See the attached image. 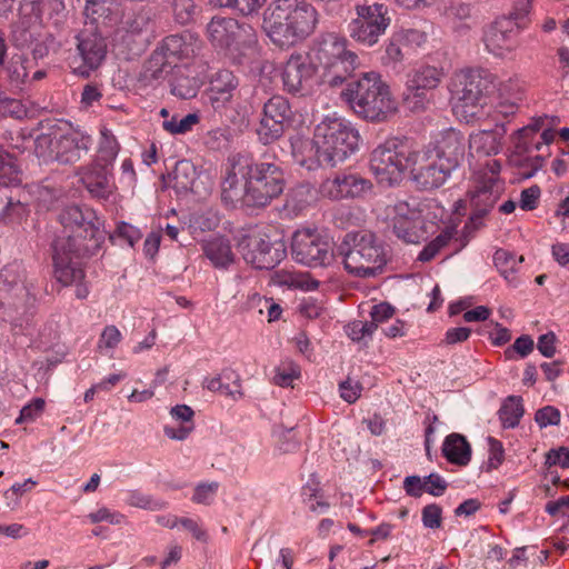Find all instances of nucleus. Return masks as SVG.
<instances>
[{
	"label": "nucleus",
	"instance_id": "37",
	"mask_svg": "<svg viewBox=\"0 0 569 569\" xmlns=\"http://www.w3.org/2000/svg\"><path fill=\"white\" fill-rule=\"evenodd\" d=\"M29 60L22 53H13L4 67L8 81L13 88L21 89L28 79Z\"/></svg>",
	"mask_w": 569,
	"mask_h": 569
},
{
	"label": "nucleus",
	"instance_id": "28",
	"mask_svg": "<svg viewBox=\"0 0 569 569\" xmlns=\"http://www.w3.org/2000/svg\"><path fill=\"white\" fill-rule=\"evenodd\" d=\"M505 124L496 126L492 130H481L470 134L469 149L471 154L490 157L501 150V140L506 134Z\"/></svg>",
	"mask_w": 569,
	"mask_h": 569
},
{
	"label": "nucleus",
	"instance_id": "6",
	"mask_svg": "<svg viewBox=\"0 0 569 569\" xmlns=\"http://www.w3.org/2000/svg\"><path fill=\"white\" fill-rule=\"evenodd\" d=\"M92 142V137L80 130L41 133L34 140V153L43 163L73 164L89 152Z\"/></svg>",
	"mask_w": 569,
	"mask_h": 569
},
{
	"label": "nucleus",
	"instance_id": "53",
	"mask_svg": "<svg viewBox=\"0 0 569 569\" xmlns=\"http://www.w3.org/2000/svg\"><path fill=\"white\" fill-rule=\"evenodd\" d=\"M152 10L147 7H142L126 21V26L129 32L140 33L149 29L152 23Z\"/></svg>",
	"mask_w": 569,
	"mask_h": 569
},
{
	"label": "nucleus",
	"instance_id": "15",
	"mask_svg": "<svg viewBox=\"0 0 569 569\" xmlns=\"http://www.w3.org/2000/svg\"><path fill=\"white\" fill-rule=\"evenodd\" d=\"M207 33L213 47L228 51H239L257 41L256 30L233 18L213 17L207 26Z\"/></svg>",
	"mask_w": 569,
	"mask_h": 569
},
{
	"label": "nucleus",
	"instance_id": "46",
	"mask_svg": "<svg viewBox=\"0 0 569 569\" xmlns=\"http://www.w3.org/2000/svg\"><path fill=\"white\" fill-rule=\"evenodd\" d=\"M257 134L259 140L263 144H268L279 139L283 133V123L279 120L269 119L266 116H262L260 123L257 128Z\"/></svg>",
	"mask_w": 569,
	"mask_h": 569
},
{
	"label": "nucleus",
	"instance_id": "48",
	"mask_svg": "<svg viewBox=\"0 0 569 569\" xmlns=\"http://www.w3.org/2000/svg\"><path fill=\"white\" fill-rule=\"evenodd\" d=\"M28 208L20 200H13L7 197V201L0 211V223L19 222L28 216Z\"/></svg>",
	"mask_w": 569,
	"mask_h": 569
},
{
	"label": "nucleus",
	"instance_id": "49",
	"mask_svg": "<svg viewBox=\"0 0 569 569\" xmlns=\"http://www.w3.org/2000/svg\"><path fill=\"white\" fill-rule=\"evenodd\" d=\"M522 261V256L517 258L516 254L503 249L497 250L493 254L495 266L506 279H508V273H513Z\"/></svg>",
	"mask_w": 569,
	"mask_h": 569
},
{
	"label": "nucleus",
	"instance_id": "50",
	"mask_svg": "<svg viewBox=\"0 0 569 569\" xmlns=\"http://www.w3.org/2000/svg\"><path fill=\"white\" fill-rule=\"evenodd\" d=\"M453 237V230L447 228L440 232L432 241H430L419 253L420 261H430L436 254L446 247Z\"/></svg>",
	"mask_w": 569,
	"mask_h": 569
},
{
	"label": "nucleus",
	"instance_id": "52",
	"mask_svg": "<svg viewBox=\"0 0 569 569\" xmlns=\"http://www.w3.org/2000/svg\"><path fill=\"white\" fill-rule=\"evenodd\" d=\"M391 224L392 231L397 238L407 243H417L419 241L417 220H393Z\"/></svg>",
	"mask_w": 569,
	"mask_h": 569
},
{
	"label": "nucleus",
	"instance_id": "60",
	"mask_svg": "<svg viewBox=\"0 0 569 569\" xmlns=\"http://www.w3.org/2000/svg\"><path fill=\"white\" fill-rule=\"evenodd\" d=\"M46 402L42 398H36L30 403L26 405L20 416L17 418L16 423H22L36 420L44 410Z\"/></svg>",
	"mask_w": 569,
	"mask_h": 569
},
{
	"label": "nucleus",
	"instance_id": "29",
	"mask_svg": "<svg viewBox=\"0 0 569 569\" xmlns=\"http://www.w3.org/2000/svg\"><path fill=\"white\" fill-rule=\"evenodd\" d=\"M177 68L171 60L157 47L150 58L143 64L139 81L143 86H152L153 82L163 80Z\"/></svg>",
	"mask_w": 569,
	"mask_h": 569
},
{
	"label": "nucleus",
	"instance_id": "25",
	"mask_svg": "<svg viewBox=\"0 0 569 569\" xmlns=\"http://www.w3.org/2000/svg\"><path fill=\"white\" fill-rule=\"evenodd\" d=\"M77 176L80 177L81 183L93 197L106 198L111 193L110 169L91 162L80 167L77 170Z\"/></svg>",
	"mask_w": 569,
	"mask_h": 569
},
{
	"label": "nucleus",
	"instance_id": "61",
	"mask_svg": "<svg viewBox=\"0 0 569 569\" xmlns=\"http://www.w3.org/2000/svg\"><path fill=\"white\" fill-rule=\"evenodd\" d=\"M535 421L540 428L558 426L560 422V411L552 406H546L537 410L535 415Z\"/></svg>",
	"mask_w": 569,
	"mask_h": 569
},
{
	"label": "nucleus",
	"instance_id": "23",
	"mask_svg": "<svg viewBox=\"0 0 569 569\" xmlns=\"http://www.w3.org/2000/svg\"><path fill=\"white\" fill-rule=\"evenodd\" d=\"M425 149L451 171H455L465 158L466 139L460 131L450 128L440 134L435 144Z\"/></svg>",
	"mask_w": 569,
	"mask_h": 569
},
{
	"label": "nucleus",
	"instance_id": "10",
	"mask_svg": "<svg viewBox=\"0 0 569 569\" xmlns=\"http://www.w3.org/2000/svg\"><path fill=\"white\" fill-rule=\"evenodd\" d=\"M413 152L406 141L388 139L371 152L370 170L380 184H398L410 169Z\"/></svg>",
	"mask_w": 569,
	"mask_h": 569
},
{
	"label": "nucleus",
	"instance_id": "27",
	"mask_svg": "<svg viewBox=\"0 0 569 569\" xmlns=\"http://www.w3.org/2000/svg\"><path fill=\"white\" fill-rule=\"evenodd\" d=\"M239 86L238 78L229 70H219L212 77L209 88V100L214 110L229 103Z\"/></svg>",
	"mask_w": 569,
	"mask_h": 569
},
{
	"label": "nucleus",
	"instance_id": "54",
	"mask_svg": "<svg viewBox=\"0 0 569 569\" xmlns=\"http://www.w3.org/2000/svg\"><path fill=\"white\" fill-rule=\"evenodd\" d=\"M267 0H210V3L219 8L237 9L242 14H251L263 6Z\"/></svg>",
	"mask_w": 569,
	"mask_h": 569
},
{
	"label": "nucleus",
	"instance_id": "16",
	"mask_svg": "<svg viewBox=\"0 0 569 569\" xmlns=\"http://www.w3.org/2000/svg\"><path fill=\"white\" fill-rule=\"evenodd\" d=\"M239 248L243 259L257 269H272L287 256L286 243L281 238L271 239L260 231L246 236Z\"/></svg>",
	"mask_w": 569,
	"mask_h": 569
},
{
	"label": "nucleus",
	"instance_id": "55",
	"mask_svg": "<svg viewBox=\"0 0 569 569\" xmlns=\"http://www.w3.org/2000/svg\"><path fill=\"white\" fill-rule=\"evenodd\" d=\"M30 139L31 136L27 134L21 129L6 130L2 133V140L4 141L8 149L17 151L18 153H22L28 148Z\"/></svg>",
	"mask_w": 569,
	"mask_h": 569
},
{
	"label": "nucleus",
	"instance_id": "38",
	"mask_svg": "<svg viewBox=\"0 0 569 569\" xmlns=\"http://www.w3.org/2000/svg\"><path fill=\"white\" fill-rule=\"evenodd\" d=\"M523 413L522 399L518 396H509L498 411L503 428L518 426Z\"/></svg>",
	"mask_w": 569,
	"mask_h": 569
},
{
	"label": "nucleus",
	"instance_id": "31",
	"mask_svg": "<svg viewBox=\"0 0 569 569\" xmlns=\"http://www.w3.org/2000/svg\"><path fill=\"white\" fill-rule=\"evenodd\" d=\"M442 453L449 462L467 466L471 459V447L463 436L451 433L442 443Z\"/></svg>",
	"mask_w": 569,
	"mask_h": 569
},
{
	"label": "nucleus",
	"instance_id": "47",
	"mask_svg": "<svg viewBox=\"0 0 569 569\" xmlns=\"http://www.w3.org/2000/svg\"><path fill=\"white\" fill-rule=\"evenodd\" d=\"M200 118L197 113H189L181 119L173 116L169 120H163L162 128L170 134H186L199 123Z\"/></svg>",
	"mask_w": 569,
	"mask_h": 569
},
{
	"label": "nucleus",
	"instance_id": "30",
	"mask_svg": "<svg viewBox=\"0 0 569 569\" xmlns=\"http://www.w3.org/2000/svg\"><path fill=\"white\" fill-rule=\"evenodd\" d=\"M171 418L179 422L178 427L166 425L163 427L164 435L173 440H184L194 429L193 416L194 411L187 405H177L170 410Z\"/></svg>",
	"mask_w": 569,
	"mask_h": 569
},
{
	"label": "nucleus",
	"instance_id": "11",
	"mask_svg": "<svg viewBox=\"0 0 569 569\" xmlns=\"http://www.w3.org/2000/svg\"><path fill=\"white\" fill-rule=\"evenodd\" d=\"M501 163L497 159H488L475 171V187L471 192L472 213L470 223L475 228L483 224V218L491 211L505 190L500 179Z\"/></svg>",
	"mask_w": 569,
	"mask_h": 569
},
{
	"label": "nucleus",
	"instance_id": "13",
	"mask_svg": "<svg viewBox=\"0 0 569 569\" xmlns=\"http://www.w3.org/2000/svg\"><path fill=\"white\" fill-rule=\"evenodd\" d=\"M353 246L343 258L346 270L356 277L370 278L382 272L388 257L383 244L370 232H360L352 238Z\"/></svg>",
	"mask_w": 569,
	"mask_h": 569
},
{
	"label": "nucleus",
	"instance_id": "5",
	"mask_svg": "<svg viewBox=\"0 0 569 569\" xmlns=\"http://www.w3.org/2000/svg\"><path fill=\"white\" fill-rule=\"evenodd\" d=\"M490 84L489 74L483 70L456 72L449 83L455 114L466 122L472 121L487 104Z\"/></svg>",
	"mask_w": 569,
	"mask_h": 569
},
{
	"label": "nucleus",
	"instance_id": "39",
	"mask_svg": "<svg viewBox=\"0 0 569 569\" xmlns=\"http://www.w3.org/2000/svg\"><path fill=\"white\" fill-rule=\"evenodd\" d=\"M118 152L119 144L116 138L107 131H102L99 149L92 162L111 170Z\"/></svg>",
	"mask_w": 569,
	"mask_h": 569
},
{
	"label": "nucleus",
	"instance_id": "26",
	"mask_svg": "<svg viewBox=\"0 0 569 569\" xmlns=\"http://www.w3.org/2000/svg\"><path fill=\"white\" fill-rule=\"evenodd\" d=\"M291 153L295 161L308 170L327 167V160L320 150L316 133L312 139L301 137L291 139Z\"/></svg>",
	"mask_w": 569,
	"mask_h": 569
},
{
	"label": "nucleus",
	"instance_id": "59",
	"mask_svg": "<svg viewBox=\"0 0 569 569\" xmlns=\"http://www.w3.org/2000/svg\"><path fill=\"white\" fill-rule=\"evenodd\" d=\"M40 29L37 26H30L14 30L13 41L16 46L21 48L32 47L38 37H40Z\"/></svg>",
	"mask_w": 569,
	"mask_h": 569
},
{
	"label": "nucleus",
	"instance_id": "7",
	"mask_svg": "<svg viewBox=\"0 0 569 569\" xmlns=\"http://www.w3.org/2000/svg\"><path fill=\"white\" fill-rule=\"evenodd\" d=\"M532 0H516L509 16L497 18L483 28L482 41L486 49L498 58L511 56L518 48L519 31L527 26Z\"/></svg>",
	"mask_w": 569,
	"mask_h": 569
},
{
	"label": "nucleus",
	"instance_id": "24",
	"mask_svg": "<svg viewBox=\"0 0 569 569\" xmlns=\"http://www.w3.org/2000/svg\"><path fill=\"white\" fill-rule=\"evenodd\" d=\"M158 48L177 67L179 61L198 56L202 49V41L196 33L183 31L166 37Z\"/></svg>",
	"mask_w": 569,
	"mask_h": 569
},
{
	"label": "nucleus",
	"instance_id": "58",
	"mask_svg": "<svg viewBox=\"0 0 569 569\" xmlns=\"http://www.w3.org/2000/svg\"><path fill=\"white\" fill-rule=\"evenodd\" d=\"M498 91L500 97L507 100L519 101L522 97V86L517 76L501 81L498 86Z\"/></svg>",
	"mask_w": 569,
	"mask_h": 569
},
{
	"label": "nucleus",
	"instance_id": "17",
	"mask_svg": "<svg viewBox=\"0 0 569 569\" xmlns=\"http://www.w3.org/2000/svg\"><path fill=\"white\" fill-rule=\"evenodd\" d=\"M291 252L296 261L309 267L329 266L335 258L331 241L311 229H300L293 233Z\"/></svg>",
	"mask_w": 569,
	"mask_h": 569
},
{
	"label": "nucleus",
	"instance_id": "43",
	"mask_svg": "<svg viewBox=\"0 0 569 569\" xmlns=\"http://www.w3.org/2000/svg\"><path fill=\"white\" fill-rule=\"evenodd\" d=\"M172 13L177 23L186 26L194 21L199 7L194 0H172Z\"/></svg>",
	"mask_w": 569,
	"mask_h": 569
},
{
	"label": "nucleus",
	"instance_id": "18",
	"mask_svg": "<svg viewBox=\"0 0 569 569\" xmlns=\"http://www.w3.org/2000/svg\"><path fill=\"white\" fill-rule=\"evenodd\" d=\"M452 172L426 149L413 152L410 176L417 189L425 191L438 189L445 184Z\"/></svg>",
	"mask_w": 569,
	"mask_h": 569
},
{
	"label": "nucleus",
	"instance_id": "19",
	"mask_svg": "<svg viewBox=\"0 0 569 569\" xmlns=\"http://www.w3.org/2000/svg\"><path fill=\"white\" fill-rule=\"evenodd\" d=\"M316 72L317 68L308 56L292 53L281 72L284 91L299 97L311 94L317 84Z\"/></svg>",
	"mask_w": 569,
	"mask_h": 569
},
{
	"label": "nucleus",
	"instance_id": "32",
	"mask_svg": "<svg viewBox=\"0 0 569 569\" xmlns=\"http://www.w3.org/2000/svg\"><path fill=\"white\" fill-rule=\"evenodd\" d=\"M198 179L197 169L189 160H180L176 163L172 171V188L177 193L197 192L196 183Z\"/></svg>",
	"mask_w": 569,
	"mask_h": 569
},
{
	"label": "nucleus",
	"instance_id": "63",
	"mask_svg": "<svg viewBox=\"0 0 569 569\" xmlns=\"http://www.w3.org/2000/svg\"><path fill=\"white\" fill-rule=\"evenodd\" d=\"M122 335L120 330L113 326H107L101 332L98 348L99 349H114L121 341Z\"/></svg>",
	"mask_w": 569,
	"mask_h": 569
},
{
	"label": "nucleus",
	"instance_id": "22",
	"mask_svg": "<svg viewBox=\"0 0 569 569\" xmlns=\"http://www.w3.org/2000/svg\"><path fill=\"white\" fill-rule=\"evenodd\" d=\"M372 189L370 180L356 173L337 174L332 179H327L320 186V193L332 200L346 198H360L369 193Z\"/></svg>",
	"mask_w": 569,
	"mask_h": 569
},
{
	"label": "nucleus",
	"instance_id": "56",
	"mask_svg": "<svg viewBox=\"0 0 569 569\" xmlns=\"http://www.w3.org/2000/svg\"><path fill=\"white\" fill-rule=\"evenodd\" d=\"M300 377V368L293 362H283L276 369L273 382L280 387H292L293 380Z\"/></svg>",
	"mask_w": 569,
	"mask_h": 569
},
{
	"label": "nucleus",
	"instance_id": "34",
	"mask_svg": "<svg viewBox=\"0 0 569 569\" xmlns=\"http://www.w3.org/2000/svg\"><path fill=\"white\" fill-rule=\"evenodd\" d=\"M202 247L206 257L217 268H224L233 261L230 242L222 237L209 239Z\"/></svg>",
	"mask_w": 569,
	"mask_h": 569
},
{
	"label": "nucleus",
	"instance_id": "12",
	"mask_svg": "<svg viewBox=\"0 0 569 569\" xmlns=\"http://www.w3.org/2000/svg\"><path fill=\"white\" fill-rule=\"evenodd\" d=\"M315 132L327 167H336L358 149V131L341 119L327 118L316 127Z\"/></svg>",
	"mask_w": 569,
	"mask_h": 569
},
{
	"label": "nucleus",
	"instance_id": "21",
	"mask_svg": "<svg viewBox=\"0 0 569 569\" xmlns=\"http://www.w3.org/2000/svg\"><path fill=\"white\" fill-rule=\"evenodd\" d=\"M0 291L13 293L24 298L27 303L36 300L39 291L38 280L29 278L22 263L13 261L4 266L0 271Z\"/></svg>",
	"mask_w": 569,
	"mask_h": 569
},
{
	"label": "nucleus",
	"instance_id": "44",
	"mask_svg": "<svg viewBox=\"0 0 569 569\" xmlns=\"http://www.w3.org/2000/svg\"><path fill=\"white\" fill-rule=\"evenodd\" d=\"M290 104L282 96L271 97L263 106V116L279 120L282 123L290 118Z\"/></svg>",
	"mask_w": 569,
	"mask_h": 569
},
{
	"label": "nucleus",
	"instance_id": "1",
	"mask_svg": "<svg viewBox=\"0 0 569 569\" xmlns=\"http://www.w3.org/2000/svg\"><path fill=\"white\" fill-rule=\"evenodd\" d=\"M229 163L221 184L224 202L262 208L282 193L284 173L278 163L242 154L232 157Z\"/></svg>",
	"mask_w": 569,
	"mask_h": 569
},
{
	"label": "nucleus",
	"instance_id": "57",
	"mask_svg": "<svg viewBox=\"0 0 569 569\" xmlns=\"http://www.w3.org/2000/svg\"><path fill=\"white\" fill-rule=\"evenodd\" d=\"M171 92L181 99L193 98L198 92L197 82L188 77L177 78L171 83Z\"/></svg>",
	"mask_w": 569,
	"mask_h": 569
},
{
	"label": "nucleus",
	"instance_id": "3",
	"mask_svg": "<svg viewBox=\"0 0 569 569\" xmlns=\"http://www.w3.org/2000/svg\"><path fill=\"white\" fill-rule=\"evenodd\" d=\"M341 97L355 113L372 122H383L397 112L389 86L375 71L350 81Z\"/></svg>",
	"mask_w": 569,
	"mask_h": 569
},
{
	"label": "nucleus",
	"instance_id": "4",
	"mask_svg": "<svg viewBox=\"0 0 569 569\" xmlns=\"http://www.w3.org/2000/svg\"><path fill=\"white\" fill-rule=\"evenodd\" d=\"M63 236L56 241H68L80 254L94 256L104 241L102 222L88 207L69 206L59 214Z\"/></svg>",
	"mask_w": 569,
	"mask_h": 569
},
{
	"label": "nucleus",
	"instance_id": "8",
	"mask_svg": "<svg viewBox=\"0 0 569 569\" xmlns=\"http://www.w3.org/2000/svg\"><path fill=\"white\" fill-rule=\"evenodd\" d=\"M316 60L326 69L325 79L331 87L342 84L359 67L358 56L347 49V39L325 33L313 47Z\"/></svg>",
	"mask_w": 569,
	"mask_h": 569
},
{
	"label": "nucleus",
	"instance_id": "14",
	"mask_svg": "<svg viewBox=\"0 0 569 569\" xmlns=\"http://www.w3.org/2000/svg\"><path fill=\"white\" fill-rule=\"evenodd\" d=\"M355 12L356 17L348 24L350 38L367 47L375 46L391 22L388 7L365 1L355 6Z\"/></svg>",
	"mask_w": 569,
	"mask_h": 569
},
{
	"label": "nucleus",
	"instance_id": "62",
	"mask_svg": "<svg viewBox=\"0 0 569 569\" xmlns=\"http://www.w3.org/2000/svg\"><path fill=\"white\" fill-rule=\"evenodd\" d=\"M442 509L437 503L427 505L422 509V523L426 528L438 529L441 527Z\"/></svg>",
	"mask_w": 569,
	"mask_h": 569
},
{
	"label": "nucleus",
	"instance_id": "33",
	"mask_svg": "<svg viewBox=\"0 0 569 569\" xmlns=\"http://www.w3.org/2000/svg\"><path fill=\"white\" fill-rule=\"evenodd\" d=\"M203 388L221 396L231 397L232 399L242 397L240 379L231 371L212 378H206Z\"/></svg>",
	"mask_w": 569,
	"mask_h": 569
},
{
	"label": "nucleus",
	"instance_id": "40",
	"mask_svg": "<svg viewBox=\"0 0 569 569\" xmlns=\"http://www.w3.org/2000/svg\"><path fill=\"white\" fill-rule=\"evenodd\" d=\"M535 129L533 127H523L515 132L511 137L513 146V157L525 156L529 153L533 148L539 150L541 147L540 141H535Z\"/></svg>",
	"mask_w": 569,
	"mask_h": 569
},
{
	"label": "nucleus",
	"instance_id": "35",
	"mask_svg": "<svg viewBox=\"0 0 569 569\" xmlns=\"http://www.w3.org/2000/svg\"><path fill=\"white\" fill-rule=\"evenodd\" d=\"M63 8L61 0H22L20 3V14L28 19L30 26L41 28V17L46 9L58 10Z\"/></svg>",
	"mask_w": 569,
	"mask_h": 569
},
{
	"label": "nucleus",
	"instance_id": "45",
	"mask_svg": "<svg viewBox=\"0 0 569 569\" xmlns=\"http://www.w3.org/2000/svg\"><path fill=\"white\" fill-rule=\"evenodd\" d=\"M28 109L19 99L11 98L0 87V117H11L13 119H22L27 117Z\"/></svg>",
	"mask_w": 569,
	"mask_h": 569
},
{
	"label": "nucleus",
	"instance_id": "41",
	"mask_svg": "<svg viewBox=\"0 0 569 569\" xmlns=\"http://www.w3.org/2000/svg\"><path fill=\"white\" fill-rule=\"evenodd\" d=\"M21 170L13 157L0 144V184L8 187L21 181Z\"/></svg>",
	"mask_w": 569,
	"mask_h": 569
},
{
	"label": "nucleus",
	"instance_id": "64",
	"mask_svg": "<svg viewBox=\"0 0 569 569\" xmlns=\"http://www.w3.org/2000/svg\"><path fill=\"white\" fill-rule=\"evenodd\" d=\"M545 466L551 468L560 466L561 468H569V449L567 447H559L558 449H550L546 453Z\"/></svg>",
	"mask_w": 569,
	"mask_h": 569
},
{
	"label": "nucleus",
	"instance_id": "36",
	"mask_svg": "<svg viewBox=\"0 0 569 569\" xmlns=\"http://www.w3.org/2000/svg\"><path fill=\"white\" fill-rule=\"evenodd\" d=\"M443 78V70L433 66H421L416 69L408 80L413 83L416 88L431 91L436 89Z\"/></svg>",
	"mask_w": 569,
	"mask_h": 569
},
{
	"label": "nucleus",
	"instance_id": "20",
	"mask_svg": "<svg viewBox=\"0 0 569 569\" xmlns=\"http://www.w3.org/2000/svg\"><path fill=\"white\" fill-rule=\"evenodd\" d=\"M89 256L80 254L68 241H54L53 267L54 277L63 286H71L84 279L80 259Z\"/></svg>",
	"mask_w": 569,
	"mask_h": 569
},
{
	"label": "nucleus",
	"instance_id": "42",
	"mask_svg": "<svg viewBox=\"0 0 569 569\" xmlns=\"http://www.w3.org/2000/svg\"><path fill=\"white\" fill-rule=\"evenodd\" d=\"M430 103L429 91L420 88L408 81L407 89L403 92V104L412 112H421L427 109Z\"/></svg>",
	"mask_w": 569,
	"mask_h": 569
},
{
	"label": "nucleus",
	"instance_id": "2",
	"mask_svg": "<svg viewBox=\"0 0 569 569\" xmlns=\"http://www.w3.org/2000/svg\"><path fill=\"white\" fill-rule=\"evenodd\" d=\"M317 9L306 0H274L264 17L270 40L280 48H288L305 40L318 23Z\"/></svg>",
	"mask_w": 569,
	"mask_h": 569
},
{
	"label": "nucleus",
	"instance_id": "51",
	"mask_svg": "<svg viewBox=\"0 0 569 569\" xmlns=\"http://www.w3.org/2000/svg\"><path fill=\"white\" fill-rule=\"evenodd\" d=\"M126 502L131 507L152 511L162 510L166 508V502L153 499L151 496L144 495L138 490L129 491L126 498Z\"/></svg>",
	"mask_w": 569,
	"mask_h": 569
},
{
	"label": "nucleus",
	"instance_id": "9",
	"mask_svg": "<svg viewBox=\"0 0 569 569\" xmlns=\"http://www.w3.org/2000/svg\"><path fill=\"white\" fill-rule=\"evenodd\" d=\"M107 10L109 9L103 0L87 1L84 14L89 21H86L84 28L77 36V50L82 60L80 69L86 68L81 70L82 74L97 69L106 58V36L99 19Z\"/></svg>",
	"mask_w": 569,
	"mask_h": 569
}]
</instances>
